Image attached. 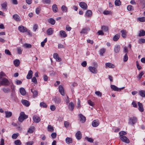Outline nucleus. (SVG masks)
<instances>
[{"instance_id":"34","label":"nucleus","mask_w":145,"mask_h":145,"mask_svg":"<svg viewBox=\"0 0 145 145\" xmlns=\"http://www.w3.org/2000/svg\"><path fill=\"white\" fill-rule=\"evenodd\" d=\"M92 14V12L90 10H88L86 12V15L88 17H90L91 16Z\"/></svg>"},{"instance_id":"3","label":"nucleus","mask_w":145,"mask_h":145,"mask_svg":"<svg viewBox=\"0 0 145 145\" xmlns=\"http://www.w3.org/2000/svg\"><path fill=\"white\" fill-rule=\"evenodd\" d=\"M80 6L83 10H86L87 9L88 6L86 3L84 2H81L79 4Z\"/></svg>"},{"instance_id":"2","label":"nucleus","mask_w":145,"mask_h":145,"mask_svg":"<svg viewBox=\"0 0 145 145\" xmlns=\"http://www.w3.org/2000/svg\"><path fill=\"white\" fill-rule=\"evenodd\" d=\"M137 118L136 117H133L130 118L129 123L132 125L135 124L137 122Z\"/></svg>"},{"instance_id":"55","label":"nucleus","mask_w":145,"mask_h":145,"mask_svg":"<svg viewBox=\"0 0 145 145\" xmlns=\"http://www.w3.org/2000/svg\"><path fill=\"white\" fill-rule=\"evenodd\" d=\"M101 29L105 31H107L108 30V28L105 26H103L102 27Z\"/></svg>"},{"instance_id":"20","label":"nucleus","mask_w":145,"mask_h":145,"mask_svg":"<svg viewBox=\"0 0 145 145\" xmlns=\"http://www.w3.org/2000/svg\"><path fill=\"white\" fill-rule=\"evenodd\" d=\"M20 92L21 94L22 95H24L26 94V91L25 89L23 88H21L20 89Z\"/></svg>"},{"instance_id":"49","label":"nucleus","mask_w":145,"mask_h":145,"mask_svg":"<svg viewBox=\"0 0 145 145\" xmlns=\"http://www.w3.org/2000/svg\"><path fill=\"white\" fill-rule=\"evenodd\" d=\"M126 134V133L124 131H121L119 133V134L120 137L124 136L123 135H125Z\"/></svg>"},{"instance_id":"47","label":"nucleus","mask_w":145,"mask_h":145,"mask_svg":"<svg viewBox=\"0 0 145 145\" xmlns=\"http://www.w3.org/2000/svg\"><path fill=\"white\" fill-rule=\"evenodd\" d=\"M85 139H86L88 142H93V140L91 138H89L88 137H85Z\"/></svg>"},{"instance_id":"16","label":"nucleus","mask_w":145,"mask_h":145,"mask_svg":"<svg viewBox=\"0 0 145 145\" xmlns=\"http://www.w3.org/2000/svg\"><path fill=\"white\" fill-rule=\"evenodd\" d=\"M79 117L80 118V120L82 123H84L86 121V117L82 114L79 115Z\"/></svg>"},{"instance_id":"59","label":"nucleus","mask_w":145,"mask_h":145,"mask_svg":"<svg viewBox=\"0 0 145 145\" xmlns=\"http://www.w3.org/2000/svg\"><path fill=\"white\" fill-rule=\"evenodd\" d=\"M144 74V73L143 71H141L140 73L138 75V78L140 79Z\"/></svg>"},{"instance_id":"29","label":"nucleus","mask_w":145,"mask_h":145,"mask_svg":"<svg viewBox=\"0 0 145 145\" xmlns=\"http://www.w3.org/2000/svg\"><path fill=\"white\" fill-rule=\"evenodd\" d=\"M13 18L17 21H20V17L17 14H15L13 15Z\"/></svg>"},{"instance_id":"15","label":"nucleus","mask_w":145,"mask_h":145,"mask_svg":"<svg viewBox=\"0 0 145 145\" xmlns=\"http://www.w3.org/2000/svg\"><path fill=\"white\" fill-rule=\"evenodd\" d=\"M59 90L61 94L62 95H64V92L63 87L61 86H59Z\"/></svg>"},{"instance_id":"1","label":"nucleus","mask_w":145,"mask_h":145,"mask_svg":"<svg viewBox=\"0 0 145 145\" xmlns=\"http://www.w3.org/2000/svg\"><path fill=\"white\" fill-rule=\"evenodd\" d=\"M0 81V84L2 85L8 86L10 84L8 80L5 78H2Z\"/></svg>"},{"instance_id":"19","label":"nucleus","mask_w":145,"mask_h":145,"mask_svg":"<svg viewBox=\"0 0 145 145\" xmlns=\"http://www.w3.org/2000/svg\"><path fill=\"white\" fill-rule=\"evenodd\" d=\"M74 106L73 103L71 102H70L68 105L69 109L71 111H72L74 108Z\"/></svg>"},{"instance_id":"14","label":"nucleus","mask_w":145,"mask_h":145,"mask_svg":"<svg viewBox=\"0 0 145 145\" xmlns=\"http://www.w3.org/2000/svg\"><path fill=\"white\" fill-rule=\"evenodd\" d=\"M33 72L31 70H30L26 78L27 79H31L32 77Z\"/></svg>"},{"instance_id":"40","label":"nucleus","mask_w":145,"mask_h":145,"mask_svg":"<svg viewBox=\"0 0 145 145\" xmlns=\"http://www.w3.org/2000/svg\"><path fill=\"white\" fill-rule=\"evenodd\" d=\"M121 36L123 38H125L126 37V31L125 30H122L121 31Z\"/></svg>"},{"instance_id":"24","label":"nucleus","mask_w":145,"mask_h":145,"mask_svg":"<svg viewBox=\"0 0 145 145\" xmlns=\"http://www.w3.org/2000/svg\"><path fill=\"white\" fill-rule=\"evenodd\" d=\"M54 30L52 28H49L47 31V33L48 35H51L53 34Z\"/></svg>"},{"instance_id":"63","label":"nucleus","mask_w":145,"mask_h":145,"mask_svg":"<svg viewBox=\"0 0 145 145\" xmlns=\"http://www.w3.org/2000/svg\"><path fill=\"white\" fill-rule=\"evenodd\" d=\"M64 126L65 127H68L69 125V123L67 121H65L64 123Z\"/></svg>"},{"instance_id":"6","label":"nucleus","mask_w":145,"mask_h":145,"mask_svg":"<svg viewBox=\"0 0 145 145\" xmlns=\"http://www.w3.org/2000/svg\"><path fill=\"white\" fill-rule=\"evenodd\" d=\"M18 30L21 32L24 33L27 31V29L26 27L21 25L18 27Z\"/></svg>"},{"instance_id":"21","label":"nucleus","mask_w":145,"mask_h":145,"mask_svg":"<svg viewBox=\"0 0 145 145\" xmlns=\"http://www.w3.org/2000/svg\"><path fill=\"white\" fill-rule=\"evenodd\" d=\"M139 95L142 97H145V90H141L139 91Z\"/></svg>"},{"instance_id":"32","label":"nucleus","mask_w":145,"mask_h":145,"mask_svg":"<svg viewBox=\"0 0 145 145\" xmlns=\"http://www.w3.org/2000/svg\"><path fill=\"white\" fill-rule=\"evenodd\" d=\"M7 3L6 2H5L1 4L2 8L5 10H7Z\"/></svg>"},{"instance_id":"57","label":"nucleus","mask_w":145,"mask_h":145,"mask_svg":"<svg viewBox=\"0 0 145 145\" xmlns=\"http://www.w3.org/2000/svg\"><path fill=\"white\" fill-rule=\"evenodd\" d=\"M32 82L35 84L37 83V81L36 77H34L31 79Z\"/></svg>"},{"instance_id":"50","label":"nucleus","mask_w":145,"mask_h":145,"mask_svg":"<svg viewBox=\"0 0 145 145\" xmlns=\"http://www.w3.org/2000/svg\"><path fill=\"white\" fill-rule=\"evenodd\" d=\"M14 143L16 145H20L21 144L20 141L18 140L15 141Z\"/></svg>"},{"instance_id":"38","label":"nucleus","mask_w":145,"mask_h":145,"mask_svg":"<svg viewBox=\"0 0 145 145\" xmlns=\"http://www.w3.org/2000/svg\"><path fill=\"white\" fill-rule=\"evenodd\" d=\"M145 35V31L143 30H141L139 31L138 36L140 37L143 36Z\"/></svg>"},{"instance_id":"64","label":"nucleus","mask_w":145,"mask_h":145,"mask_svg":"<svg viewBox=\"0 0 145 145\" xmlns=\"http://www.w3.org/2000/svg\"><path fill=\"white\" fill-rule=\"evenodd\" d=\"M145 42V39H142L139 40V43L140 44L144 43Z\"/></svg>"},{"instance_id":"13","label":"nucleus","mask_w":145,"mask_h":145,"mask_svg":"<svg viewBox=\"0 0 145 145\" xmlns=\"http://www.w3.org/2000/svg\"><path fill=\"white\" fill-rule=\"evenodd\" d=\"M21 102L24 105L27 107L28 106L30 105L28 101L26 100H22Z\"/></svg>"},{"instance_id":"56","label":"nucleus","mask_w":145,"mask_h":145,"mask_svg":"<svg viewBox=\"0 0 145 145\" xmlns=\"http://www.w3.org/2000/svg\"><path fill=\"white\" fill-rule=\"evenodd\" d=\"M24 46L26 48H31V45L30 44H28L27 43L25 44Z\"/></svg>"},{"instance_id":"54","label":"nucleus","mask_w":145,"mask_h":145,"mask_svg":"<svg viewBox=\"0 0 145 145\" xmlns=\"http://www.w3.org/2000/svg\"><path fill=\"white\" fill-rule=\"evenodd\" d=\"M47 41V38H46L44 41L41 42V46L42 47H44L45 45V43Z\"/></svg>"},{"instance_id":"7","label":"nucleus","mask_w":145,"mask_h":145,"mask_svg":"<svg viewBox=\"0 0 145 145\" xmlns=\"http://www.w3.org/2000/svg\"><path fill=\"white\" fill-rule=\"evenodd\" d=\"M120 139L123 142L126 143H129L130 142L129 139L125 136H123L122 137H120Z\"/></svg>"},{"instance_id":"22","label":"nucleus","mask_w":145,"mask_h":145,"mask_svg":"<svg viewBox=\"0 0 145 145\" xmlns=\"http://www.w3.org/2000/svg\"><path fill=\"white\" fill-rule=\"evenodd\" d=\"M48 22L49 23L52 25H54L55 23V20L53 18H50L48 20Z\"/></svg>"},{"instance_id":"53","label":"nucleus","mask_w":145,"mask_h":145,"mask_svg":"<svg viewBox=\"0 0 145 145\" xmlns=\"http://www.w3.org/2000/svg\"><path fill=\"white\" fill-rule=\"evenodd\" d=\"M17 50L18 53V54H22V50L21 48L20 47L17 48Z\"/></svg>"},{"instance_id":"10","label":"nucleus","mask_w":145,"mask_h":145,"mask_svg":"<svg viewBox=\"0 0 145 145\" xmlns=\"http://www.w3.org/2000/svg\"><path fill=\"white\" fill-rule=\"evenodd\" d=\"M99 124V120H94L92 123V125L93 127H97Z\"/></svg>"},{"instance_id":"52","label":"nucleus","mask_w":145,"mask_h":145,"mask_svg":"<svg viewBox=\"0 0 145 145\" xmlns=\"http://www.w3.org/2000/svg\"><path fill=\"white\" fill-rule=\"evenodd\" d=\"M65 101L66 102V104H67L70 102L69 98L67 96H66L65 97Z\"/></svg>"},{"instance_id":"31","label":"nucleus","mask_w":145,"mask_h":145,"mask_svg":"<svg viewBox=\"0 0 145 145\" xmlns=\"http://www.w3.org/2000/svg\"><path fill=\"white\" fill-rule=\"evenodd\" d=\"M14 64L16 67H18L20 65V61L19 59H16L14 61Z\"/></svg>"},{"instance_id":"33","label":"nucleus","mask_w":145,"mask_h":145,"mask_svg":"<svg viewBox=\"0 0 145 145\" xmlns=\"http://www.w3.org/2000/svg\"><path fill=\"white\" fill-rule=\"evenodd\" d=\"M120 35L118 34H116L113 37V40L116 41L118 40L120 37Z\"/></svg>"},{"instance_id":"41","label":"nucleus","mask_w":145,"mask_h":145,"mask_svg":"<svg viewBox=\"0 0 145 145\" xmlns=\"http://www.w3.org/2000/svg\"><path fill=\"white\" fill-rule=\"evenodd\" d=\"M3 91L5 93H8L10 91V89L9 88H3Z\"/></svg>"},{"instance_id":"42","label":"nucleus","mask_w":145,"mask_h":145,"mask_svg":"<svg viewBox=\"0 0 145 145\" xmlns=\"http://www.w3.org/2000/svg\"><path fill=\"white\" fill-rule=\"evenodd\" d=\"M19 135L18 133L13 134L12 136V138L13 139H16Z\"/></svg>"},{"instance_id":"61","label":"nucleus","mask_w":145,"mask_h":145,"mask_svg":"<svg viewBox=\"0 0 145 145\" xmlns=\"http://www.w3.org/2000/svg\"><path fill=\"white\" fill-rule=\"evenodd\" d=\"M138 20L139 21L141 22H144L145 21V17L139 18H138Z\"/></svg>"},{"instance_id":"9","label":"nucleus","mask_w":145,"mask_h":145,"mask_svg":"<svg viewBox=\"0 0 145 145\" xmlns=\"http://www.w3.org/2000/svg\"><path fill=\"white\" fill-rule=\"evenodd\" d=\"M33 121L36 123H38L40 121V118L39 117L36 115H35L33 116Z\"/></svg>"},{"instance_id":"28","label":"nucleus","mask_w":145,"mask_h":145,"mask_svg":"<svg viewBox=\"0 0 145 145\" xmlns=\"http://www.w3.org/2000/svg\"><path fill=\"white\" fill-rule=\"evenodd\" d=\"M52 8L53 11L56 13L57 11V7L56 4H54L52 5Z\"/></svg>"},{"instance_id":"60","label":"nucleus","mask_w":145,"mask_h":145,"mask_svg":"<svg viewBox=\"0 0 145 145\" xmlns=\"http://www.w3.org/2000/svg\"><path fill=\"white\" fill-rule=\"evenodd\" d=\"M40 7H39L37 8L35 10V12L37 14H38L40 12Z\"/></svg>"},{"instance_id":"39","label":"nucleus","mask_w":145,"mask_h":145,"mask_svg":"<svg viewBox=\"0 0 145 145\" xmlns=\"http://www.w3.org/2000/svg\"><path fill=\"white\" fill-rule=\"evenodd\" d=\"M115 5L116 6H119L121 5V2L120 0H116L114 2Z\"/></svg>"},{"instance_id":"30","label":"nucleus","mask_w":145,"mask_h":145,"mask_svg":"<svg viewBox=\"0 0 145 145\" xmlns=\"http://www.w3.org/2000/svg\"><path fill=\"white\" fill-rule=\"evenodd\" d=\"M5 113L6 114V117L7 118H9L12 116V113L10 112L5 111Z\"/></svg>"},{"instance_id":"58","label":"nucleus","mask_w":145,"mask_h":145,"mask_svg":"<svg viewBox=\"0 0 145 145\" xmlns=\"http://www.w3.org/2000/svg\"><path fill=\"white\" fill-rule=\"evenodd\" d=\"M95 94L100 97H101L102 95V94L99 91H96L95 92Z\"/></svg>"},{"instance_id":"36","label":"nucleus","mask_w":145,"mask_h":145,"mask_svg":"<svg viewBox=\"0 0 145 145\" xmlns=\"http://www.w3.org/2000/svg\"><path fill=\"white\" fill-rule=\"evenodd\" d=\"M20 115L25 120L27 118L28 116L26 115L24 112H22L20 113Z\"/></svg>"},{"instance_id":"25","label":"nucleus","mask_w":145,"mask_h":145,"mask_svg":"<svg viewBox=\"0 0 145 145\" xmlns=\"http://www.w3.org/2000/svg\"><path fill=\"white\" fill-rule=\"evenodd\" d=\"M105 65L106 66H107L110 68H113L115 67V66L114 65L110 63H106Z\"/></svg>"},{"instance_id":"18","label":"nucleus","mask_w":145,"mask_h":145,"mask_svg":"<svg viewBox=\"0 0 145 145\" xmlns=\"http://www.w3.org/2000/svg\"><path fill=\"white\" fill-rule=\"evenodd\" d=\"M53 57L56 59L57 61H61V59L59 58L57 53H54L53 54Z\"/></svg>"},{"instance_id":"8","label":"nucleus","mask_w":145,"mask_h":145,"mask_svg":"<svg viewBox=\"0 0 145 145\" xmlns=\"http://www.w3.org/2000/svg\"><path fill=\"white\" fill-rule=\"evenodd\" d=\"M120 50V47L119 45L116 44L114 47V52L116 53H118Z\"/></svg>"},{"instance_id":"11","label":"nucleus","mask_w":145,"mask_h":145,"mask_svg":"<svg viewBox=\"0 0 145 145\" xmlns=\"http://www.w3.org/2000/svg\"><path fill=\"white\" fill-rule=\"evenodd\" d=\"M76 138L78 140H80L82 138V134L80 131H78L75 134Z\"/></svg>"},{"instance_id":"51","label":"nucleus","mask_w":145,"mask_h":145,"mask_svg":"<svg viewBox=\"0 0 145 145\" xmlns=\"http://www.w3.org/2000/svg\"><path fill=\"white\" fill-rule=\"evenodd\" d=\"M50 0H42V2L44 4H50Z\"/></svg>"},{"instance_id":"23","label":"nucleus","mask_w":145,"mask_h":145,"mask_svg":"<svg viewBox=\"0 0 145 145\" xmlns=\"http://www.w3.org/2000/svg\"><path fill=\"white\" fill-rule=\"evenodd\" d=\"M35 129V127L34 126H31L28 129L27 132L29 133H33Z\"/></svg>"},{"instance_id":"46","label":"nucleus","mask_w":145,"mask_h":145,"mask_svg":"<svg viewBox=\"0 0 145 145\" xmlns=\"http://www.w3.org/2000/svg\"><path fill=\"white\" fill-rule=\"evenodd\" d=\"M48 130L51 132H52L54 130V127L53 126L49 125L48 126Z\"/></svg>"},{"instance_id":"45","label":"nucleus","mask_w":145,"mask_h":145,"mask_svg":"<svg viewBox=\"0 0 145 145\" xmlns=\"http://www.w3.org/2000/svg\"><path fill=\"white\" fill-rule=\"evenodd\" d=\"M127 8V10L129 11H132L134 9L133 7L131 5L128 6Z\"/></svg>"},{"instance_id":"4","label":"nucleus","mask_w":145,"mask_h":145,"mask_svg":"<svg viewBox=\"0 0 145 145\" xmlns=\"http://www.w3.org/2000/svg\"><path fill=\"white\" fill-rule=\"evenodd\" d=\"M89 71L93 74H96L97 72V69L94 67L90 66L88 67Z\"/></svg>"},{"instance_id":"17","label":"nucleus","mask_w":145,"mask_h":145,"mask_svg":"<svg viewBox=\"0 0 145 145\" xmlns=\"http://www.w3.org/2000/svg\"><path fill=\"white\" fill-rule=\"evenodd\" d=\"M90 30L89 28H83L82 30L80 32V33L86 34L88 33V31H89Z\"/></svg>"},{"instance_id":"35","label":"nucleus","mask_w":145,"mask_h":145,"mask_svg":"<svg viewBox=\"0 0 145 145\" xmlns=\"http://www.w3.org/2000/svg\"><path fill=\"white\" fill-rule=\"evenodd\" d=\"M66 143L67 144H69L72 142V140L71 138L67 137L65 139Z\"/></svg>"},{"instance_id":"37","label":"nucleus","mask_w":145,"mask_h":145,"mask_svg":"<svg viewBox=\"0 0 145 145\" xmlns=\"http://www.w3.org/2000/svg\"><path fill=\"white\" fill-rule=\"evenodd\" d=\"M61 9L63 11L67 12V8L65 5H63L61 7Z\"/></svg>"},{"instance_id":"44","label":"nucleus","mask_w":145,"mask_h":145,"mask_svg":"<svg viewBox=\"0 0 145 145\" xmlns=\"http://www.w3.org/2000/svg\"><path fill=\"white\" fill-rule=\"evenodd\" d=\"M33 98H35L37 96L38 92L37 91L34 90L33 92Z\"/></svg>"},{"instance_id":"62","label":"nucleus","mask_w":145,"mask_h":145,"mask_svg":"<svg viewBox=\"0 0 145 145\" xmlns=\"http://www.w3.org/2000/svg\"><path fill=\"white\" fill-rule=\"evenodd\" d=\"M5 54L9 55H11L10 52L9 51V50L7 49H6L5 50Z\"/></svg>"},{"instance_id":"12","label":"nucleus","mask_w":145,"mask_h":145,"mask_svg":"<svg viewBox=\"0 0 145 145\" xmlns=\"http://www.w3.org/2000/svg\"><path fill=\"white\" fill-rule=\"evenodd\" d=\"M138 110L141 112H143L144 111V109L142 104L140 102L138 103Z\"/></svg>"},{"instance_id":"48","label":"nucleus","mask_w":145,"mask_h":145,"mask_svg":"<svg viewBox=\"0 0 145 145\" xmlns=\"http://www.w3.org/2000/svg\"><path fill=\"white\" fill-rule=\"evenodd\" d=\"M40 106L41 107L44 108H46L47 107L46 104L44 102H42L40 103Z\"/></svg>"},{"instance_id":"27","label":"nucleus","mask_w":145,"mask_h":145,"mask_svg":"<svg viewBox=\"0 0 145 145\" xmlns=\"http://www.w3.org/2000/svg\"><path fill=\"white\" fill-rule=\"evenodd\" d=\"M54 101L57 104H59L61 102V99L60 98L56 97H55L54 98Z\"/></svg>"},{"instance_id":"26","label":"nucleus","mask_w":145,"mask_h":145,"mask_svg":"<svg viewBox=\"0 0 145 145\" xmlns=\"http://www.w3.org/2000/svg\"><path fill=\"white\" fill-rule=\"evenodd\" d=\"M60 35L64 37H67V35L66 33V32L65 31H60Z\"/></svg>"},{"instance_id":"43","label":"nucleus","mask_w":145,"mask_h":145,"mask_svg":"<svg viewBox=\"0 0 145 145\" xmlns=\"http://www.w3.org/2000/svg\"><path fill=\"white\" fill-rule=\"evenodd\" d=\"M99 52L100 55L101 56H103V54L105 53V49L104 48H102L100 50Z\"/></svg>"},{"instance_id":"5","label":"nucleus","mask_w":145,"mask_h":145,"mask_svg":"<svg viewBox=\"0 0 145 145\" xmlns=\"http://www.w3.org/2000/svg\"><path fill=\"white\" fill-rule=\"evenodd\" d=\"M110 87L112 89L115 91H120L124 88V87H123L119 88L115 86L112 85H111Z\"/></svg>"}]
</instances>
